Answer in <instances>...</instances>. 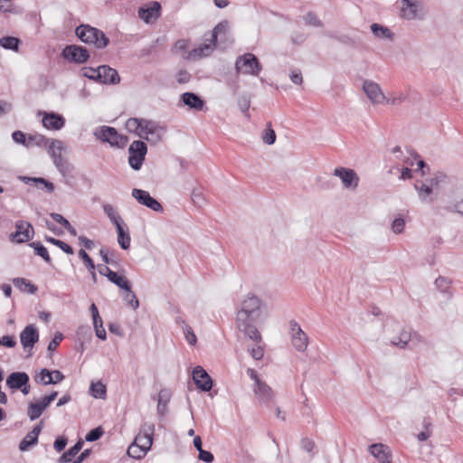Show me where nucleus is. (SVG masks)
<instances>
[{
    "label": "nucleus",
    "instance_id": "obj_1",
    "mask_svg": "<svg viewBox=\"0 0 463 463\" xmlns=\"http://www.w3.org/2000/svg\"><path fill=\"white\" fill-rule=\"evenodd\" d=\"M228 31L229 24L227 21L219 23L210 33V38L206 39V43L190 51L185 58L195 60L209 56L214 50L218 38L220 42L227 39Z\"/></svg>",
    "mask_w": 463,
    "mask_h": 463
},
{
    "label": "nucleus",
    "instance_id": "obj_2",
    "mask_svg": "<svg viewBox=\"0 0 463 463\" xmlns=\"http://www.w3.org/2000/svg\"><path fill=\"white\" fill-rule=\"evenodd\" d=\"M77 37L87 44H93L98 49H104L109 43V37L99 29L90 24H80L75 30Z\"/></svg>",
    "mask_w": 463,
    "mask_h": 463
},
{
    "label": "nucleus",
    "instance_id": "obj_3",
    "mask_svg": "<svg viewBox=\"0 0 463 463\" xmlns=\"http://www.w3.org/2000/svg\"><path fill=\"white\" fill-rule=\"evenodd\" d=\"M261 300L254 294H248L241 302L236 321L257 320L260 317Z\"/></svg>",
    "mask_w": 463,
    "mask_h": 463
},
{
    "label": "nucleus",
    "instance_id": "obj_4",
    "mask_svg": "<svg viewBox=\"0 0 463 463\" xmlns=\"http://www.w3.org/2000/svg\"><path fill=\"white\" fill-rule=\"evenodd\" d=\"M235 71L238 74L259 76L262 71V65L256 55L247 52L236 59Z\"/></svg>",
    "mask_w": 463,
    "mask_h": 463
},
{
    "label": "nucleus",
    "instance_id": "obj_5",
    "mask_svg": "<svg viewBox=\"0 0 463 463\" xmlns=\"http://www.w3.org/2000/svg\"><path fill=\"white\" fill-rule=\"evenodd\" d=\"M93 135L97 139L109 143L112 146L124 147L128 143V137L119 135L116 128L112 127L102 126L97 128Z\"/></svg>",
    "mask_w": 463,
    "mask_h": 463
},
{
    "label": "nucleus",
    "instance_id": "obj_6",
    "mask_svg": "<svg viewBox=\"0 0 463 463\" xmlns=\"http://www.w3.org/2000/svg\"><path fill=\"white\" fill-rule=\"evenodd\" d=\"M401 17L402 19L422 20L426 15V9L421 0H402Z\"/></svg>",
    "mask_w": 463,
    "mask_h": 463
},
{
    "label": "nucleus",
    "instance_id": "obj_7",
    "mask_svg": "<svg viewBox=\"0 0 463 463\" xmlns=\"http://www.w3.org/2000/svg\"><path fill=\"white\" fill-rule=\"evenodd\" d=\"M440 210L463 216V185L456 186L447 195Z\"/></svg>",
    "mask_w": 463,
    "mask_h": 463
},
{
    "label": "nucleus",
    "instance_id": "obj_8",
    "mask_svg": "<svg viewBox=\"0 0 463 463\" xmlns=\"http://www.w3.org/2000/svg\"><path fill=\"white\" fill-rule=\"evenodd\" d=\"M128 153L129 165L136 171L139 170L147 153L146 144L142 140H135L130 144Z\"/></svg>",
    "mask_w": 463,
    "mask_h": 463
},
{
    "label": "nucleus",
    "instance_id": "obj_9",
    "mask_svg": "<svg viewBox=\"0 0 463 463\" xmlns=\"http://www.w3.org/2000/svg\"><path fill=\"white\" fill-rule=\"evenodd\" d=\"M164 132L165 129L156 122L145 118V120H143L142 128L139 133H137V136L140 138L146 139L150 143L156 144L161 140Z\"/></svg>",
    "mask_w": 463,
    "mask_h": 463
},
{
    "label": "nucleus",
    "instance_id": "obj_10",
    "mask_svg": "<svg viewBox=\"0 0 463 463\" xmlns=\"http://www.w3.org/2000/svg\"><path fill=\"white\" fill-rule=\"evenodd\" d=\"M289 327L291 332V341L295 349L298 352L306 351L308 345V337L307 334L301 329L299 324L291 320L289 322Z\"/></svg>",
    "mask_w": 463,
    "mask_h": 463
},
{
    "label": "nucleus",
    "instance_id": "obj_11",
    "mask_svg": "<svg viewBox=\"0 0 463 463\" xmlns=\"http://www.w3.org/2000/svg\"><path fill=\"white\" fill-rule=\"evenodd\" d=\"M64 59L75 63H84L90 58L88 50L80 45H68L61 52Z\"/></svg>",
    "mask_w": 463,
    "mask_h": 463
},
{
    "label": "nucleus",
    "instance_id": "obj_12",
    "mask_svg": "<svg viewBox=\"0 0 463 463\" xmlns=\"http://www.w3.org/2000/svg\"><path fill=\"white\" fill-rule=\"evenodd\" d=\"M132 196L142 205L146 206L147 208L156 212H163V206L161 203L152 197L147 191L134 188L132 190Z\"/></svg>",
    "mask_w": 463,
    "mask_h": 463
},
{
    "label": "nucleus",
    "instance_id": "obj_13",
    "mask_svg": "<svg viewBox=\"0 0 463 463\" xmlns=\"http://www.w3.org/2000/svg\"><path fill=\"white\" fill-rule=\"evenodd\" d=\"M15 232L12 233V239L17 243L29 241L34 234L33 227L30 222L17 221L15 222Z\"/></svg>",
    "mask_w": 463,
    "mask_h": 463
},
{
    "label": "nucleus",
    "instance_id": "obj_14",
    "mask_svg": "<svg viewBox=\"0 0 463 463\" xmlns=\"http://www.w3.org/2000/svg\"><path fill=\"white\" fill-rule=\"evenodd\" d=\"M334 175L341 179L346 189H355L358 186L359 177L351 168L337 167L335 169Z\"/></svg>",
    "mask_w": 463,
    "mask_h": 463
},
{
    "label": "nucleus",
    "instance_id": "obj_15",
    "mask_svg": "<svg viewBox=\"0 0 463 463\" xmlns=\"http://www.w3.org/2000/svg\"><path fill=\"white\" fill-rule=\"evenodd\" d=\"M363 90L373 104H382L385 100V96L379 84L365 80L363 83Z\"/></svg>",
    "mask_w": 463,
    "mask_h": 463
},
{
    "label": "nucleus",
    "instance_id": "obj_16",
    "mask_svg": "<svg viewBox=\"0 0 463 463\" xmlns=\"http://www.w3.org/2000/svg\"><path fill=\"white\" fill-rule=\"evenodd\" d=\"M193 379L197 388L203 392H209L213 387V381L210 375L202 366H196L194 369Z\"/></svg>",
    "mask_w": 463,
    "mask_h": 463
},
{
    "label": "nucleus",
    "instance_id": "obj_17",
    "mask_svg": "<svg viewBox=\"0 0 463 463\" xmlns=\"http://www.w3.org/2000/svg\"><path fill=\"white\" fill-rule=\"evenodd\" d=\"M20 341L23 347L32 349L39 341V332L33 325H29L20 333Z\"/></svg>",
    "mask_w": 463,
    "mask_h": 463
},
{
    "label": "nucleus",
    "instance_id": "obj_18",
    "mask_svg": "<svg viewBox=\"0 0 463 463\" xmlns=\"http://www.w3.org/2000/svg\"><path fill=\"white\" fill-rule=\"evenodd\" d=\"M155 426L153 424L148 425L147 429L144 432H139L133 444L137 445L144 452L147 453L153 444Z\"/></svg>",
    "mask_w": 463,
    "mask_h": 463
},
{
    "label": "nucleus",
    "instance_id": "obj_19",
    "mask_svg": "<svg viewBox=\"0 0 463 463\" xmlns=\"http://www.w3.org/2000/svg\"><path fill=\"white\" fill-rule=\"evenodd\" d=\"M98 73H100V77L98 78L99 83L117 84L120 81V77L118 71L108 65L99 66Z\"/></svg>",
    "mask_w": 463,
    "mask_h": 463
},
{
    "label": "nucleus",
    "instance_id": "obj_20",
    "mask_svg": "<svg viewBox=\"0 0 463 463\" xmlns=\"http://www.w3.org/2000/svg\"><path fill=\"white\" fill-rule=\"evenodd\" d=\"M42 121L43 127L47 129L60 130L65 125L64 118L54 112H44Z\"/></svg>",
    "mask_w": 463,
    "mask_h": 463
},
{
    "label": "nucleus",
    "instance_id": "obj_21",
    "mask_svg": "<svg viewBox=\"0 0 463 463\" xmlns=\"http://www.w3.org/2000/svg\"><path fill=\"white\" fill-rule=\"evenodd\" d=\"M369 451L378 463H392V455L387 446L382 443H375L369 447Z\"/></svg>",
    "mask_w": 463,
    "mask_h": 463
},
{
    "label": "nucleus",
    "instance_id": "obj_22",
    "mask_svg": "<svg viewBox=\"0 0 463 463\" xmlns=\"http://www.w3.org/2000/svg\"><path fill=\"white\" fill-rule=\"evenodd\" d=\"M161 5L153 1L147 7H139L138 15L146 23L155 20L160 16Z\"/></svg>",
    "mask_w": 463,
    "mask_h": 463
},
{
    "label": "nucleus",
    "instance_id": "obj_23",
    "mask_svg": "<svg viewBox=\"0 0 463 463\" xmlns=\"http://www.w3.org/2000/svg\"><path fill=\"white\" fill-rule=\"evenodd\" d=\"M172 392L168 389H162L156 396H153L157 401V414L164 417L168 412V403L171 400Z\"/></svg>",
    "mask_w": 463,
    "mask_h": 463
},
{
    "label": "nucleus",
    "instance_id": "obj_24",
    "mask_svg": "<svg viewBox=\"0 0 463 463\" xmlns=\"http://www.w3.org/2000/svg\"><path fill=\"white\" fill-rule=\"evenodd\" d=\"M29 375L24 372H14L10 373L6 378V386L11 390H18L29 382Z\"/></svg>",
    "mask_w": 463,
    "mask_h": 463
},
{
    "label": "nucleus",
    "instance_id": "obj_25",
    "mask_svg": "<svg viewBox=\"0 0 463 463\" xmlns=\"http://www.w3.org/2000/svg\"><path fill=\"white\" fill-rule=\"evenodd\" d=\"M256 320H246L241 323V321H236L238 328L243 332L249 338L253 340L256 343L261 341V335L256 326L253 325V322Z\"/></svg>",
    "mask_w": 463,
    "mask_h": 463
},
{
    "label": "nucleus",
    "instance_id": "obj_26",
    "mask_svg": "<svg viewBox=\"0 0 463 463\" xmlns=\"http://www.w3.org/2000/svg\"><path fill=\"white\" fill-rule=\"evenodd\" d=\"M42 431V422L34 426L33 430L26 434V436L21 440L19 444V449L21 451L27 450L31 446L37 444L38 436Z\"/></svg>",
    "mask_w": 463,
    "mask_h": 463
},
{
    "label": "nucleus",
    "instance_id": "obj_27",
    "mask_svg": "<svg viewBox=\"0 0 463 463\" xmlns=\"http://www.w3.org/2000/svg\"><path fill=\"white\" fill-rule=\"evenodd\" d=\"M63 150H65V145L63 141L59 139H51V143L48 146L47 152L52 158L54 165L65 159L61 155Z\"/></svg>",
    "mask_w": 463,
    "mask_h": 463
},
{
    "label": "nucleus",
    "instance_id": "obj_28",
    "mask_svg": "<svg viewBox=\"0 0 463 463\" xmlns=\"http://www.w3.org/2000/svg\"><path fill=\"white\" fill-rule=\"evenodd\" d=\"M182 100L184 105L198 111L202 110L204 106L203 99L194 92H184L182 95Z\"/></svg>",
    "mask_w": 463,
    "mask_h": 463
},
{
    "label": "nucleus",
    "instance_id": "obj_29",
    "mask_svg": "<svg viewBox=\"0 0 463 463\" xmlns=\"http://www.w3.org/2000/svg\"><path fill=\"white\" fill-rule=\"evenodd\" d=\"M414 188L418 192L419 198L421 202H432V198H430V195L433 193L431 185H429L426 182L423 181H416L414 184Z\"/></svg>",
    "mask_w": 463,
    "mask_h": 463
},
{
    "label": "nucleus",
    "instance_id": "obj_30",
    "mask_svg": "<svg viewBox=\"0 0 463 463\" xmlns=\"http://www.w3.org/2000/svg\"><path fill=\"white\" fill-rule=\"evenodd\" d=\"M253 392L262 402H269L272 398L271 388L262 381L254 384Z\"/></svg>",
    "mask_w": 463,
    "mask_h": 463
},
{
    "label": "nucleus",
    "instance_id": "obj_31",
    "mask_svg": "<svg viewBox=\"0 0 463 463\" xmlns=\"http://www.w3.org/2000/svg\"><path fill=\"white\" fill-rule=\"evenodd\" d=\"M22 180L27 184H33L35 186L41 189H46L48 193H52L54 190L53 184L43 177L24 176L22 177Z\"/></svg>",
    "mask_w": 463,
    "mask_h": 463
},
{
    "label": "nucleus",
    "instance_id": "obj_32",
    "mask_svg": "<svg viewBox=\"0 0 463 463\" xmlns=\"http://www.w3.org/2000/svg\"><path fill=\"white\" fill-rule=\"evenodd\" d=\"M83 440L79 439L71 448L65 451L58 459V463H68L71 462L72 458L75 457L83 447Z\"/></svg>",
    "mask_w": 463,
    "mask_h": 463
},
{
    "label": "nucleus",
    "instance_id": "obj_33",
    "mask_svg": "<svg viewBox=\"0 0 463 463\" xmlns=\"http://www.w3.org/2000/svg\"><path fill=\"white\" fill-rule=\"evenodd\" d=\"M371 31L373 35L379 39H388L393 40L394 33L386 26H383L380 24H371Z\"/></svg>",
    "mask_w": 463,
    "mask_h": 463
},
{
    "label": "nucleus",
    "instance_id": "obj_34",
    "mask_svg": "<svg viewBox=\"0 0 463 463\" xmlns=\"http://www.w3.org/2000/svg\"><path fill=\"white\" fill-rule=\"evenodd\" d=\"M50 143H51V139L47 138L45 136L39 134V133H34V134H30L27 136L26 146L30 147L33 146H40V147L44 146V147L48 148V146L50 145Z\"/></svg>",
    "mask_w": 463,
    "mask_h": 463
},
{
    "label": "nucleus",
    "instance_id": "obj_35",
    "mask_svg": "<svg viewBox=\"0 0 463 463\" xmlns=\"http://www.w3.org/2000/svg\"><path fill=\"white\" fill-rule=\"evenodd\" d=\"M251 94L242 92L237 98V105L239 109L246 118H250L249 109L250 108Z\"/></svg>",
    "mask_w": 463,
    "mask_h": 463
},
{
    "label": "nucleus",
    "instance_id": "obj_36",
    "mask_svg": "<svg viewBox=\"0 0 463 463\" xmlns=\"http://www.w3.org/2000/svg\"><path fill=\"white\" fill-rule=\"evenodd\" d=\"M126 225L116 228L118 234V242L122 250H128L130 247L131 237L128 230H125Z\"/></svg>",
    "mask_w": 463,
    "mask_h": 463
},
{
    "label": "nucleus",
    "instance_id": "obj_37",
    "mask_svg": "<svg viewBox=\"0 0 463 463\" xmlns=\"http://www.w3.org/2000/svg\"><path fill=\"white\" fill-rule=\"evenodd\" d=\"M102 208L105 214L109 218L116 228L125 225L121 216L116 212L115 208L111 204H104Z\"/></svg>",
    "mask_w": 463,
    "mask_h": 463
},
{
    "label": "nucleus",
    "instance_id": "obj_38",
    "mask_svg": "<svg viewBox=\"0 0 463 463\" xmlns=\"http://www.w3.org/2000/svg\"><path fill=\"white\" fill-rule=\"evenodd\" d=\"M13 283L21 290L27 291L30 294H34L37 291V287L32 284L31 281L26 279L15 278L13 279Z\"/></svg>",
    "mask_w": 463,
    "mask_h": 463
},
{
    "label": "nucleus",
    "instance_id": "obj_39",
    "mask_svg": "<svg viewBox=\"0 0 463 463\" xmlns=\"http://www.w3.org/2000/svg\"><path fill=\"white\" fill-rule=\"evenodd\" d=\"M411 340V334L406 330H402L398 336L393 338L392 344L403 349L408 346Z\"/></svg>",
    "mask_w": 463,
    "mask_h": 463
},
{
    "label": "nucleus",
    "instance_id": "obj_40",
    "mask_svg": "<svg viewBox=\"0 0 463 463\" xmlns=\"http://www.w3.org/2000/svg\"><path fill=\"white\" fill-rule=\"evenodd\" d=\"M45 410L40 402H31L27 409V415L31 420H35Z\"/></svg>",
    "mask_w": 463,
    "mask_h": 463
},
{
    "label": "nucleus",
    "instance_id": "obj_41",
    "mask_svg": "<svg viewBox=\"0 0 463 463\" xmlns=\"http://www.w3.org/2000/svg\"><path fill=\"white\" fill-rule=\"evenodd\" d=\"M29 246L34 250L36 255L42 257L48 264L52 263V259L48 253L47 249L40 241H33Z\"/></svg>",
    "mask_w": 463,
    "mask_h": 463
},
{
    "label": "nucleus",
    "instance_id": "obj_42",
    "mask_svg": "<svg viewBox=\"0 0 463 463\" xmlns=\"http://www.w3.org/2000/svg\"><path fill=\"white\" fill-rule=\"evenodd\" d=\"M20 40L14 36H4L0 38V46L6 50L18 51Z\"/></svg>",
    "mask_w": 463,
    "mask_h": 463
},
{
    "label": "nucleus",
    "instance_id": "obj_43",
    "mask_svg": "<svg viewBox=\"0 0 463 463\" xmlns=\"http://www.w3.org/2000/svg\"><path fill=\"white\" fill-rule=\"evenodd\" d=\"M90 394L96 399H105L107 394L106 386L100 383H92L90 387Z\"/></svg>",
    "mask_w": 463,
    "mask_h": 463
},
{
    "label": "nucleus",
    "instance_id": "obj_44",
    "mask_svg": "<svg viewBox=\"0 0 463 463\" xmlns=\"http://www.w3.org/2000/svg\"><path fill=\"white\" fill-rule=\"evenodd\" d=\"M111 283L118 286L119 288L123 290H128L130 283L129 281L124 278L123 276L118 275L117 272L110 273V276L108 279Z\"/></svg>",
    "mask_w": 463,
    "mask_h": 463
},
{
    "label": "nucleus",
    "instance_id": "obj_45",
    "mask_svg": "<svg viewBox=\"0 0 463 463\" xmlns=\"http://www.w3.org/2000/svg\"><path fill=\"white\" fill-rule=\"evenodd\" d=\"M36 383H42L43 385L52 384V373L50 370L43 368L37 373L34 377Z\"/></svg>",
    "mask_w": 463,
    "mask_h": 463
},
{
    "label": "nucleus",
    "instance_id": "obj_46",
    "mask_svg": "<svg viewBox=\"0 0 463 463\" xmlns=\"http://www.w3.org/2000/svg\"><path fill=\"white\" fill-rule=\"evenodd\" d=\"M143 120H145V118H130L126 122V128L137 136V133H139L142 128Z\"/></svg>",
    "mask_w": 463,
    "mask_h": 463
},
{
    "label": "nucleus",
    "instance_id": "obj_47",
    "mask_svg": "<svg viewBox=\"0 0 463 463\" xmlns=\"http://www.w3.org/2000/svg\"><path fill=\"white\" fill-rule=\"evenodd\" d=\"M262 140L267 145H273L276 141V133L271 128V123L269 122L266 125V128L262 133Z\"/></svg>",
    "mask_w": 463,
    "mask_h": 463
},
{
    "label": "nucleus",
    "instance_id": "obj_48",
    "mask_svg": "<svg viewBox=\"0 0 463 463\" xmlns=\"http://www.w3.org/2000/svg\"><path fill=\"white\" fill-rule=\"evenodd\" d=\"M45 241L52 243V245L59 247L63 252H65L67 254H73V252H74L73 249L69 244L65 243L64 241H62L61 240L55 239L53 237L46 236Z\"/></svg>",
    "mask_w": 463,
    "mask_h": 463
},
{
    "label": "nucleus",
    "instance_id": "obj_49",
    "mask_svg": "<svg viewBox=\"0 0 463 463\" xmlns=\"http://www.w3.org/2000/svg\"><path fill=\"white\" fill-rule=\"evenodd\" d=\"M191 200L196 207H203L205 204V197L198 188H194L191 193Z\"/></svg>",
    "mask_w": 463,
    "mask_h": 463
},
{
    "label": "nucleus",
    "instance_id": "obj_50",
    "mask_svg": "<svg viewBox=\"0 0 463 463\" xmlns=\"http://www.w3.org/2000/svg\"><path fill=\"white\" fill-rule=\"evenodd\" d=\"M125 291H126V294L124 295V300L134 310L137 309L139 307V301H138L136 294L131 290V286H129L128 290H125Z\"/></svg>",
    "mask_w": 463,
    "mask_h": 463
},
{
    "label": "nucleus",
    "instance_id": "obj_51",
    "mask_svg": "<svg viewBox=\"0 0 463 463\" xmlns=\"http://www.w3.org/2000/svg\"><path fill=\"white\" fill-rule=\"evenodd\" d=\"M93 326L97 337L101 340H106L107 334L105 328L103 327L101 317H99L97 320H93Z\"/></svg>",
    "mask_w": 463,
    "mask_h": 463
},
{
    "label": "nucleus",
    "instance_id": "obj_52",
    "mask_svg": "<svg viewBox=\"0 0 463 463\" xmlns=\"http://www.w3.org/2000/svg\"><path fill=\"white\" fill-rule=\"evenodd\" d=\"M81 74L83 77L89 80L98 82V78L100 77V73H98V68L94 69L91 67H83L81 69Z\"/></svg>",
    "mask_w": 463,
    "mask_h": 463
},
{
    "label": "nucleus",
    "instance_id": "obj_53",
    "mask_svg": "<svg viewBox=\"0 0 463 463\" xmlns=\"http://www.w3.org/2000/svg\"><path fill=\"white\" fill-rule=\"evenodd\" d=\"M435 286L440 292L447 293L450 287V280L445 277H439L435 280Z\"/></svg>",
    "mask_w": 463,
    "mask_h": 463
},
{
    "label": "nucleus",
    "instance_id": "obj_54",
    "mask_svg": "<svg viewBox=\"0 0 463 463\" xmlns=\"http://www.w3.org/2000/svg\"><path fill=\"white\" fill-rule=\"evenodd\" d=\"M103 433V429L101 427H97L87 433L85 439L88 442L96 441L102 437Z\"/></svg>",
    "mask_w": 463,
    "mask_h": 463
},
{
    "label": "nucleus",
    "instance_id": "obj_55",
    "mask_svg": "<svg viewBox=\"0 0 463 463\" xmlns=\"http://www.w3.org/2000/svg\"><path fill=\"white\" fill-rule=\"evenodd\" d=\"M146 452L142 450L137 445L131 444L128 449V455L133 458L140 459L146 456Z\"/></svg>",
    "mask_w": 463,
    "mask_h": 463
},
{
    "label": "nucleus",
    "instance_id": "obj_56",
    "mask_svg": "<svg viewBox=\"0 0 463 463\" xmlns=\"http://www.w3.org/2000/svg\"><path fill=\"white\" fill-rule=\"evenodd\" d=\"M184 334L185 340L189 343L191 345H194L197 343V337L193 330V328L184 324V326H183Z\"/></svg>",
    "mask_w": 463,
    "mask_h": 463
},
{
    "label": "nucleus",
    "instance_id": "obj_57",
    "mask_svg": "<svg viewBox=\"0 0 463 463\" xmlns=\"http://www.w3.org/2000/svg\"><path fill=\"white\" fill-rule=\"evenodd\" d=\"M54 165L63 176L71 174L73 168L72 165L67 161V159L57 163Z\"/></svg>",
    "mask_w": 463,
    "mask_h": 463
},
{
    "label": "nucleus",
    "instance_id": "obj_58",
    "mask_svg": "<svg viewBox=\"0 0 463 463\" xmlns=\"http://www.w3.org/2000/svg\"><path fill=\"white\" fill-rule=\"evenodd\" d=\"M305 23L308 25L320 27L322 26L321 21L317 18L316 14L313 12H308L306 15L303 16Z\"/></svg>",
    "mask_w": 463,
    "mask_h": 463
},
{
    "label": "nucleus",
    "instance_id": "obj_59",
    "mask_svg": "<svg viewBox=\"0 0 463 463\" xmlns=\"http://www.w3.org/2000/svg\"><path fill=\"white\" fill-rule=\"evenodd\" d=\"M79 257L82 260L88 269H95L94 261L84 250L81 249L79 250Z\"/></svg>",
    "mask_w": 463,
    "mask_h": 463
},
{
    "label": "nucleus",
    "instance_id": "obj_60",
    "mask_svg": "<svg viewBox=\"0 0 463 463\" xmlns=\"http://www.w3.org/2000/svg\"><path fill=\"white\" fill-rule=\"evenodd\" d=\"M405 227V222L402 218H396L392 223V230L394 233H402Z\"/></svg>",
    "mask_w": 463,
    "mask_h": 463
},
{
    "label": "nucleus",
    "instance_id": "obj_61",
    "mask_svg": "<svg viewBox=\"0 0 463 463\" xmlns=\"http://www.w3.org/2000/svg\"><path fill=\"white\" fill-rule=\"evenodd\" d=\"M12 137L15 143L24 145L26 146L27 145V136L21 130H15L12 134Z\"/></svg>",
    "mask_w": 463,
    "mask_h": 463
},
{
    "label": "nucleus",
    "instance_id": "obj_62",
    "mask_svg": "<svg viewBox=\"0 0 463 463\" xmlns=\"http://www.w3.org/2000/svg\"><path fill=\"white\" fill-rule=\"evenodd\" d=\"M63 339V335L61 333H56L54 335V337L52 338V340L49 343L48 345V351L49 352H52L54 350H56L57 346L61 344V342L62 341Z\"/></svg>",
    "mask_w": 463,
    "mask_h": 463
},
{
    "label": "nucleus",
    "instance_id": "obj_63",
    "mask_svg": "<svg viewBox=\"0 0 463 463\" xmlns=\"http://www.w3.org/2000/svg\"><path fill=\"white\" fill-rule=\"evenodd\" d=\"M67 442H68V439L66 437L60 436L55 439V441L53 443V448L56 451L61 452L65 449Z\"/></svg>",
    "mask_w": 463,
    "mask_h": 463
},
{
    "label": "nucleus",
    "instance_id": "obj_64",
    "mask_svg": "<svg viewBox=\"0 0 463 463\" xmlns=\"http://www.w3.org/2000/svg\"><path fill=\"white\" fill-rule=\"evenodd\" d=\"M198 458L205 463H212L214 460L213 454L204 449L199 451Z\"/></svg>",
    "mask_w": 463,
    "mask_h": 463
}]
</instances>
